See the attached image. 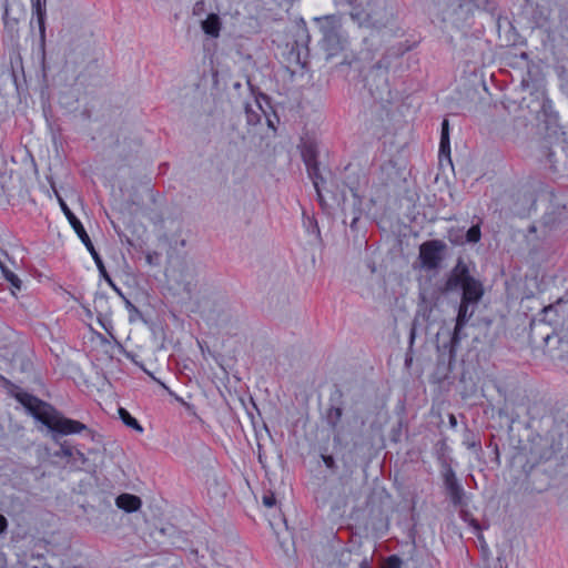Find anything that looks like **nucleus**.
<instances>
[{"instance_id": "nucleus-1", "label": "nucleus", "mask_w": 568, "mask_h": 568, "mask_svg": "<svg viewBox=\"0 0 568 568\" xmlns=\"http://www.w3.org/2000/svg\"><path fill=\"white\" fill-rule=\"evenodd\" d=\"M462 290V300L458 307L456 323L448 344H444L443 348H448L449 356L456 355L460 341L466 336L463 328L474 315V305H476L484 295V287L479 280L470 275L468 265L459 257L449 272L444 285V292H457Z\"/></svg>"}, {"instance_id": "nucleus-2", "label": "nucleus", "mask_w": 568, "mask_h": 568, "mask_svg": "<svg viewBox=\"0 0 568 568\" xmlns=\"http://www.w3.org/2000/svg\"><path fill=\"white\" fill-rule=\"evenodd\" d=\"M18 399L37 420L45 425L52 433L73 435L87 429L83 423L64 417L55 408L31 395H18Z\"/></svg>"}, {"instance_id": "nucleus-3", "label": "nucleus", "mask_w": 568, "mask_h": 568, "mask_svg": "<svg viewBox=\"0 0 568 568\" xmlns=\"http://www.w3.org/2000/svg\"><path fill=\"white\" fill-rule=\"evenodd\" d=\"M149 217L156 227L159 244L156 250L148 252L145 261L151 266H161L163 253L166 258H171L172 251H175L179 245L181 247L185 245V240L180 236L182 222L179 219H163L158 214Z\"/></svg>"}, {"instance_id": "nucleus-4", "label": "nucleus", "mask_w": 568, "mask_h": 568, "mask_svg": "<svg viewBox=\"0 0 568 568\" xmlns=\"http://www.w3.org/2000/svg\"><path fill=\"white\" fill-rule=\"evenodd\" d=\"M353 20L367 28H386L394 21V8L387 0H374L371 7L363 10V17Z\"/></svg>"}, {"instance_id": "nucleus-5", "label": "nucleus", "mask_w": 568, "mask_h": 568, "mask_svg": "<svg viewBox=\"0 0 568 568\" xmlns=\"http://www.w3.org/2000/svg\"><path fill=\"white\" fill-rule=\"evenodd\" d=\"M315 21L318 23L325 49L332 53L341 50L344 43L341 18L336 16H327L324 18H316Z\"/></svg>"}, {"instance_id": "nucleus-6", "label": "nucleus", "mask_w": 568, "mask_h": 568, "mask_svg": "<svg viewBox=\"0 0 568 568\" xmlns=\"http://www.w3.org/2000/svg\"><path fill=\"white\" fill-rule=\"evenodd\" d=\"M447 245L440 240L426 241L419 246V261L422 267L433 271L442 265L445 257Z\"/></svg>"}, {"instance_id": "nucleus-7", "label": "nucleus", "mask_w": 568, "mask_h": 568, "mask_svg": "<svg viewBox=\"0 0 568 568\" xmlns=\"http://www.w3.org/2000/svg\"><path fill=\"white\" fill-rule=\"evenodd\" d=\"M57 199L60 204V207L65 215L67 220L69 221L70 225L77 233V235L80 237L81 242L85 245L88 251L91 253L93 260L95 261L97 265L101 268L102 267V261L94 250V246L85 232L82 223L79 221V219L73 214V212L69 209L64 200L57 193Z\"/></svg>"}, {"instance_id": "nucleus-8", "label": "nucleus", "mask_w": 568, "mask_h": 568, "mask_svg": "<svg viewBox=\"0 0 568 568\" xmlns=\"http://www.w3.org/2000/svg\"><path fill=\"white\" fill-rule=\"evenodd\" d=\"M552 438L537 435L530 442L529 455L532 465L550 460L555 455Z\"/></svg>"}, {"instance_id": "nucleus-9", "label": "nucleus", "mask_w": 568, "mask_h": 568, "mask_svg": "<svg viewBox=\"0 0 568 568\" xmlns=\"http://www.w3.org/2000/svg\"><path fill=\"white\" fill-rule=\"evenodd\" d=\"M443 483L446 490V494L454 506L464 505L465 490L456 477L455 471L448 465H444V469L442 473Z\"/></svg>"}, {"instance_id": "nucleus-10", "label": "nucleus", "mask_w": 568, "mask_h": 568, "mask_svg": "<svg viewBox=\"0 0 568 568\" xmlns=\"http://www.w3.org/2000/svg\"><path fill=\"white\" fill-rule=\"evenodd\" d=\"M164 276L168 278V282L171 285L176 284L178 290L181 288V291L186 295L187 298H191L192 292L196 287V281L194 278L193 270L189 266H183L179 274L176 271H169L165 268Z\"/></svg>"}, {"instance_id": "nucleus-11", "label": "nucleus", "mask_w": 568, "mask_h": 568, "mask_svg": "<svg viewBox=\"0 0 568 568\" xmlns=\"http://www.w3.org/2000/svg\"><path fill=\"white\" fill-rule=\"evenodd\" d=\"M343 409L341 407H331L326 414V422L332 428L333 438L335 443H342L348 435L347 425L349 422L342 420Z\"/></svg>"}, {"instance_id": "nucleus-12", "label": "nucleus", "mask_w": 568, "mask_h": 568, "mask_svg": "<svg viewBox=\"0 0 568 568\" xmlns=\"http://www.w3.org/2000/svg\"><path fill=\"white\" fill-rule=\"evenodd\" d=\"M302 158L307 168L310 176L313 179L314 187L316 189L317 195L322 199V193L320 189V182L323 179L317 174V161H316V150L312 144H305L302 150Z\"/></svg>"}, {"instance_id": "nucleus-13", "label": "nucleus", "mask_w": 568, "mask_h": 568, "mask_svg": "<svg viewBox=\"0 0 568 568\" xmlns=\"http://www.w3.org/2000/svg\"><path fill=\"white\" fill-rule=\"evenodd\" d=\"M57 457L65 459V463L74 469H82L88 462L85 455L75 447L63 443L60 449L54 454Z\"/></svg>"}, {"instance_id": "nucleus-14", "label": "nucleus", "mask_w": 568, "mask_h": 568, "mask_svg": "<svg viewBox=\"0 0 568 568\" xmlns=\"http://www.w3.org/2000/svg\"><path fill=\"white\" fill-rule=\"evenodd\" d=\"M368 90L375 99H383V92L387 91V73L381 68L372 69L367 75Z\"/></svg>"}, {"instance_id": "nucleus-15", "label": "nucleus", "mask_w": 568, "mask_h": 568, "mask_svg": "<svg viewBox=\"0 0 568 568\" xmlns=\"http://www.w3.org/2000/svg\"><path fill=\"white\" fill-rule=\"evenodd\" d=\"M115 505L125 513H133L140 509L141 499L135 495L124 493L115 498Z\"/></svg>"}, {"instance_id": "nucleus-16", "label": "nucleus", "mask_w": 568, "mask_h": 568, "mask_svg": "<svg viewBox=\"0 0 568 568\" xmlns=\"http://www.w3.org/2000/svg\"><path fill=\"white\" fill-rule=\"evenodd\" d=\"M262 115H265V111L263 110L260 98L256 97L254 99V103L245 104V116L248 125H256L261 122Z\"/></svg>"}, {"instance_id": "nucleus-17", "label": "nucleus", "mask_w": 568, "mask_h": 568, "mask_svg": "<svg viewBox=\"0 0 568 568\" xmlns=\"http://www.w3.org/2000/svg\"><path fill=\"white\" fill-rule=\"evenodd\" d=\"M202 30L213 37V38H217L220 36V31H221V19L217 14L215 13H211L207 16V18L202 21Z\"/></svg>"}, {"instance_id": "nucleus-18", "label": "nucleus", "mask_w": 568, "mask_h": 568, "mask_svg": "<svg viewBox=\"0 0 568 568\" xmlns=\"http://www.w3.org/2000/svg\"><path fill=\"white\" fill-rule=\"evenodd\" d=\"M374 0H337L339 4H347L351 8L349 16L351 18H361L363 17V10L366 7H371Z\"/></svg>"}, {"instance_id": "nucleus-19", "label": "nucleus", "mask_w": 568, "mask_h": 568, "mask_svg": "<svg viewBox=\"0 0 568 568\" xmlns=\"http://www.w3.org/2000/svg\"><path fill=\"white\" fill-rule=\"evenodd\" d=\"M0 268L4 278L10 283L12 293L21 290V280L10 270L7 263L0 257Z\"/></svg>"}, {"instance_id": "nucleus-20", "label": "nucleus", "mask_w": 568, "mask_h": 568, "mask_svg": "<svg viewBox=\"0 0 568 568\" xmlns=\"http://www.w3.org/2000/svg\"><path fill=\"white\" fill-rule=\"evenodd\" d=\"M439 152H440V154H447V155H449V153H450L449 123H448V120H446V119L442 123Z\"/></svg>"}, {"instance_id": "nucleus-21", "label": "nucleus", "mask_w": 568, "mask_h": 568, "mask_svg": "<svg viewBox=\"0 0 568 568\" xmlns=\"http://www.w3.org/2000/svg\"><path fill=\"white\" fill-rule=\"evenodd\" d=\"M118 412H119V417L126 426H129L135 430L142 429L139 422L135 418H133L131 416V414L125 408L120 407Z\"/></svg>"}, {"instance_id": "nucleus-22", "label": "nucleus", "mask_w": 568, "mask_h": 568, "mask_svg": "<svg viewBox=\"0 0 568 568\" xmlns=\"http://www.w3.org/2000/svg\"><path fill=\"white\" fill-rule=\"evenodd\" d=\"M481 236L479 224L473 225L466 233V242L477 243Z\"/></svg>"}, {"instance_id": "nucleus-23", "label": "nucleus", "mask_w": 568, "mask_h": 568, "mask_svg": "<svg viewBox=\"0 0 568 568\" xmlns=\"http://www.w3.org/2000/svg\"><path fill=\"white\" fill-rule=\"evenodd\" d=\"M403 560L397 555H392L386 558L384 568H402Z\"/></svg>"}, {"instance_id": "nucleus-24", "label": "nucleus", "mask_w": 568, "mask_h": 568, "mask_svg": "<svg viewBox=\"0 0 568 568\" xmlns=\"http://www.w3.org/2000/svg\"><path fill=\"white\" fill-rule=\"evenodd\" d=\"M263 505L265 507H268V508L273 507L275 505V497H274V495H265V496H263Z\"/></svg>"}, {"instance_id": "nucleus-25", "label": "nucleus", "mask_w": 568, "mask_h": 568, "mask_svg": "<svg viewBox=\"0 0 568 568\" xmlns=\"http://www.w3.org/2000/svg\"><path fill=\"white\" fill-rule=\"evenodd\" d=\"M32 2V8L36 10L37 14L41 18L42 16V4H41V0H31Z\"/></svg>"}, {"instance_id": "nucleus-26", "label": "nucleus", "mask_w": 568, "mask_h": 568, "mask_svg": "<svg viewBox=\"0 0 568 568\" xmlns=\"http://www.w3.org/2000/svg\"><path fill=\"white\" fill-rule=\"evenodd\" d=\"M8 528L7 518L3 515H0V534H3Z\"/></svg>"}, {"instance_id": "nucleus-27", "label": "nucleus", "mask_w": 568, "mask_h": 568, "mask_svg": "<svg viewBox=\"0 0 568 568\" xmlns=\"http://www.w3.org/2000/svg\"><path fill=\"white\" fill-rule=\"evenodd\" d=\"M125 304H126V308L134 313L135 315H139V310L136 307L133 306V304L129 301V300H125Z\"/></svg>"}, {"instance_id": "nucleus-28", "label": "nucleus", "mask_w": 568, "mask_h": 568, "mask_svg": "<svg viewBox=\"0 0 568 568\" xmlns=\"http://www.w3.org/2000/svg\"><path fill=\"white\" fill-rule=\"evenodd\" d=\"M324 463H325V465H326L327 467H332V466H333V464H334V459H333V457H332V456H325V457H324Z\"/></svg>"}, {"instance_id": "nucleus-29", "label": "nucleus", "mask_w": 568, "mask_h": 568, "mask_svg": "<svg viewBox=\"0 0 568 568\" xmlns=\"http://www.w3.org/2000/svg\"><path fill=\"white\" fill-rule=\"evenodd\" d=\"M490 568H506V567L504 566V564L501 562V560H500V559H498V561H497L493 567H490Z\"/></svg>"}, {"instance_id": "nucleus-30", "label": "nucleus", "mask_w": 568, "mask_h": 568, "mask_svg": "<svg viewBox=\"0 0 568 568\" xmlns=\"http://www.w3.org/2000/svg\"><path fill=\"white\" fill-rule=\"evenodd\" d=\"M547 156H548V162H549L550 164H554V163H555V161H554V159H552L554 153H552V152H548V155H547Z\"/></svg>"}, {"instance_id": "nucleus-31", "label": "nucleus", "mask_w": 568, "mask_h": 568, "mask_svg": "<svg viewBox=\"0 0 568 568\" xmlns=\"http://www.w3.org/2000/svg\"><path fill=\"white\" fill-rule=\"evenodd\" d=\"M149 196H150V199H151L154 203H156V199H155V196H154V192H153V190H149Z\"/></svg>"}, {"instance_id": "nucleus-32", "label": "nucleus", "mask_w": 568, "mask_h": 568, "mask_svg": "<svg viewBox=\"0 0 568 568\" xmlns=\"http://www.w3.org/2000/svg\"><path fill=\"white\" fill-rule=\"evenodd\" d=\"M555 307H556L555 305H549V306L544 308V312L548 313V312L552 311Z\"/></svg>"}, {"instance_id": "nucleus-33", "label": "nucleus", "mask_w": 568, "mask_h": 568, "mask_svg": "<svg viewBox=\"0 0 568 568\" xmlns=\"http://www.w3.org/2000/svg\"><path fill=\"white\" fill-rule=\"evenodd\" d=\"M362 568H368V562L366 560H363L361 562Z\"/></svg>"}, {"instance_id": "nucleus-34", "label": "nucleus", "mask_w": 568, "mask_h": 568, "mask_svg": "<svg viewBox=\"0 0 568 568\" xmlns=\"http://www.w3.org/2000/svg\"><path fill=\"white\" fill-rule=\"evenodd\" d=\"M143 373L148 374L152 379H155L154 376L150 372H148L145 368L143 369Z\"/></svg>"}, {"instance_id": "nucleus-35", "label": "nucleus", "mask_w": 568, "mask_h": 568, "mask_svg": "<svg viewBox=\"0 0 568 568\" xmlns=\"http://www.w3.org/2000/svg\"><path fill=\"white\" fill-rule=\"evenodd\" d=\"M158 534H161V535H164L165 534V528H161L159 530H156Z\"/></svg>"}, {"instance_id": "nucleus-36", "label": "nucleus", "mask_w": 568, "mask_h": 568, "mask_svg": "<svg viewBox=\"0 0 568 568\" xmlns=\"http://www.w3.org/2000/svg\"><path fill=\"white\" fill-rule=\"evenodd\" d=\"M162 202H163V197H160L159 207H161Z\"/></svg>"}, {"instance_id": "nucleus-37", "label": "nucleus", "mask_w": 568, "mask_h": 568, "mask_svg": "<svg viewBox=\"0 0 568 568\" xmlns=\"http://www.w3.org/2000/svg\"><path fill=\"white\" fill-rule=\"evenodd\" d=\"M260 98L266 100V97L264 94H260Z\"/></svg>"}, {"instance_id": "nucleus-38", "label": "nucleus", "mask_w": 568, "mask_h": 568, "mask_svg": "<svg viewBox=\"0 0 568 568\" xmlns=\"http://www.w3.org/2000/svg\"><path fill=\"white\" fill-rule=\"evenodd\" d=\"M450 423H454V424L456 423V420H455L454 416H452V418H450Z\"/></svg>"}, {"instance_id": "nucleus-39", "label": "nucleus", "mask_w": 568, "mask_h": 568, "mask_svg": "<svg viewBox=\"0 0 568 568\" xmlns=\"http://www.w3.org/2000/svg\"><path fill=\"white\" fill-rule=\"evenodd\" d=\"M345 555H349V552H342L341 557H344Z\"/></svg>"}]
</instances>
